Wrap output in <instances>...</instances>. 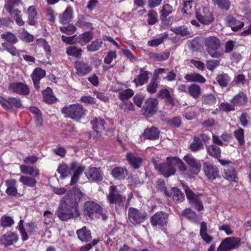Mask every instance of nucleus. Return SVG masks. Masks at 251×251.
Segmentation results:
<instances>
[{
    "instance_id": "9d476101",
    "label": "nucleus",
    "mask_w": 251,
    "mask_h": 251,
    "mask_svg": "<svg viewBox=\"0 0 251 251\" xmlns=\"http://www.w3.org/2000/svg\"><path fill=\"white\" fill-rule=\"evenodd\" d=\"M197 20L204 25H209L214 20V17L209 9L206 7H202L196 11Z\"/></svg>"
},
{
    "instance_id": "5701e85b",
    "label": "nucleus",
    "mask_w": 251,
    "mask_h": 251,
    "mask_svg": "<svg viewBox=\"0 0 251 251\" xmlns=\"http://www.w3.org/2000/svg\"><path fill=\"white\" fill-rule=\"evenodd\" d=\"M91 124L93 129L97 135L100 136V132L104 130V125L105 122L104 120L100 117H95L91 121Z\"/></svg>"
},
{
    "instance_id": "cd10ccee",
    "label": "nucleus",
    "mask_w": 251,
    "mask_h": 251,
    "mask_svg": "<svg viewBox=\"0 0 251 251\" xmlns=\"http://www.w3.org/2000/svg\"><path fill=\"white\" fill-rule=\"evenodd\" d=\"M93 36L94 33L92 31H86L77 36L76 40L81 46H84L93 39Z\"/></svg>"
},
{
    "instance_id": "5fc2aeb1",
    "label": "nucleus",
    "mask_w": 251,
    "mask_h": 251,
    "mask_svg": "<svg viewBox=\"0 0 251 251\" xmlns=\"http://www.w3.org/2000/svg\"><path fill=\"white\" fill-rule=\"evenodd\" d=\"M134 95V92L131 89H127L118 93V97L122 101L128 100Z\"/></svg>"
},
{
    "instance_id": "e2e57ef3",
    "label": "nucleus",
    "mask_w": 251,
    "mask_h": 251,
    "mask_svg": "<svg viewBox=\"0 0 251 251\" xmlns=\"http://www.w3.org/2000/svg\"><path fill=\"white\" fill-rule=\"evenodd\" d=\"M157 13L154 10H150L148 14V23L152 25L157 22Z\"/></svg>"
},
{
    "instance_id": "a878e982",
    "label": "nucleus",
    "mask_w": 251,
    "mask_h": 251,
    "mask_svg": "<svg viewBox=\"0 0 251 251\" xmlns=\"http://www.w3.org/2000/svg\"><path fill=\"white\" fill-rule=\"evenodd\" d=\"M226 22L229 26L234 31H238L241 29L244 25V23L240 21L237 20L232 16H228L226 18Z\"/></svg>"
},
{
    "instance_id": "09e8293b",
    "label": "nucleus",
    "mask_w": 251,
    "mask_h": 251,
    "mask_svg": "<svg viewBox=\"0 0 251 251\" xmlns=\"http://www.w3.org/2000/svg\"><path fill=\"white\" fill-rule=\"evenodd\" d=\"M103 44V42L99 39L93 41L87 46V50L89 52H94L98 50Z\"/></svg>"
},
{
    "instance_id": "603ef678",
    "label": "nucleus",
    "mask_w": 251,
    "mask_h": 251,
    "mask_svg": "<svg viewBox=\"0 0 251 251\" xmlns=\"http://www.w3.org/2000/svg\"><path fill=\"white\" fill-rule=\"evenodd\" d=\"M1 46L4 50H6L13 56H16L19 54L18 50L11 44H10L8 43L4 42L1 44Z\"/></svg>"
},
{
    "instance_id": "3c124183",
    "label": "nucleus",
    "mask_w": 251,
    "mask_h": 251,
    "mask_svg": "<svg viewBox=\"0 0 251 251\" xmlns=\"http://www.w3.org/2000/svg\"><path fill=\"white\" fill-rule=\"evenodd\" d=\"M233 135L238 141L239 145L242 146L245 144L244 130L243 129L239 128L233 131Z\"/></svg>"
},
{
    "instance_id": "c756f323",
    "label": "nucleus",
    "mask_w": 251,
    "mask_h": 251,
    "mask_svg": "<svg viewBox=\"0 0 251 251\" xmlns=\"http://www.w3.org/2000/svg\"><path fill=\"white\" fill-rule=\"evenodd\" d=\"M113 176L118 179H122L128 175V171L125 167H117L111 171Z\"/></svg>"
},
{
    "instance_id": "de8ad7c7",
    "label": "nucleus",
    "mask_w": 251,
    "mask_h": 251,
    "mask_svg": "<svg viewBox=\"0 0 251 251\" xmlns=\"http://www.w3.org/2000/svg\"><path fill=\"white\" fill-rule=\"evenodd\" d=\"M19 180L24 185L30 187H34L37 183L35 178L28 176H22Z\"/></svg>"
},
{
    "instance_id": "473e14b6",
    "label": "nucleus",
    "mask_w": 251,
    "mask_h": 251,
    "mask_svg": "<svg viewBox=\"0 0 251 251\" xmlns=\"http://www.w3.org/2000/svg\"><path fill=\"white\" fill-rule=\"evenodd\" d=\"M43 96V100L45 102L48 104L54 103L56 100V98L53 95L52 89L50 87L42 92Z\"/></svg>"
},
{
    "instance_id": "c85d7f7f",
    "label": "nucleus",
    "mask_w": 251,
    "mask_h": 251,
    "mask_svg": "<svg viewBox=\"0 0 251 251\" xmlns=\"http://www.w3.org/2000/svg\"><path fill=\"white\" fill-rule=\"evenodd\" d=\"M76 25L84 29H93L94 28L91 23L86 21V16L79 15L75 24Z\"/></svg>"
},
{
    "instance_id": "b1692460",
    "label": "nucleus",
    "mask_w": 251,
    "mask_h": 251,
    "mask_svg": "<svg viewBox=\"0 0 251 251\" xmlns=\"http://www.w3.org/2000/svg\"><path fill=\"white\" fill-rule=\"evenodd\" d=\"M223 176L230 181H235L237 173L233 166H226L224 169Z\"/></svg>"
},
{
    "instance_id": "7c9ffc66",
    "label": "nucleus",
    "mask_w": 251,
    "mask_h": 251,
    "mask_svg": "<svg viewBox=\"0 0 251 251\" xmlns=\"http://www.w3.org/2000/svg\"><path fill=\"white\" fill-rule=\"evenodd\" d=\"M77 235L78 238L82 242H88L92 239L91 233L90 230L87 229L86 226L77 230Z\"/></svg>"
},
{
    "instance_id": "1a4fd4ad",
    "label": "nucleus",
    "mask_w": 251,
    "mask_h": 251,
    "mask_svg": "<svg viewBox=\"0 0 251 251\" xmlns=\"http://www.w3.org/2000/svg\"><path fill=\"white\" fill-rule=\"evenodd\" d=\"M203 170L205 176L210 181H212L220 177L218 168L209 162L203 163Z\"/></svg>"
},
{
    "instance_id": "8fccbe9b",
    "label": "nucleus",
    "mask_w": 251,
    "mask_h": 251,
    "mask_svg": "<svg viewBox=\"0 0 251 251\" xmlns=\"http://www.w3.org/2000/svg\"><path fill=\"white\" fill-rule=\"evenodd\" d=\"M216 79L218 84L222 87H226L230 81L229 76L226 74L218 75Z\"/></svg>"
},
{
    "instance_id": "2eb2a0df",
    "label": "nucleus",
    "mask_w": 251,
    "mask_h": 251,
    "mask_svg": "<svg viewBox=\"0 0 251 251\" xmlns=\"http://www.w3.org/2000/svg\"><path fill=\"white\" fill-rule=\"evenodd\" d=\"M85 174L90 181H100L102 179V173L100 168L91 167L85 172Z\"/></svg>"
},
{
    "instance_id": "20e7f679",
    "label": "nucleus",
    "mask_w": 251,
    "mask_h": 251,
    "mask_svg": "<svg viewBox=\"0 0 251 251\" xmlns=\"http://www.w3.org/2000/svg\"><path fill=\"white\" fill-rule=\"evenodd\" d=\"M86 111L82 105L78 103L64 106L61 109V112L65 115V117L75 121H78L84 117Z\"/></svg>"
},
{
    "instance_id": "680f3d73",
    "label": "nucleus",
    "mask_w": 251,
    "mask_h": 251,
    "mask_svg": "<svg viewBox=\"0 0 251 251\" xmlns=\"http://www.w3.org/2000/svg\"><path fill=\"white\" fill-rule=\"evenodd\" d=\"M173 11V7L169 4H164L160 11L161 17L163 18H166L168 16L171 14Z\"/></svg>"
},
{
    "instance_id": "72a5a7b5",
    "label": "nucleus",
    "mask_w": 251,
    "mask_h": 251,
    "mask_svg": "<svg viewBox=\"0 0 251 251\" xmlns=\"http://www.w3.org/2000/svg\"><path fill=\"white\" fill-rule=\"evenodd\" d=\"M247 100L248 98L246 94L241 92L232 99L231 102L234 105H242L247 103Z\"/></svg>"
},
{
    "instance_id": "0eeeda50",
    "label": "nucleus",
    "mask_w": 251,
    "mask_h": 251,
    "mask_svg": "<svg viewBox=\"0 0 251 251\" xmlns=\"http://www.w3.org/2000/svg\"><path fill=\"white\" fill-rule=\"evenodd\" d=\"M158 100L156 98H148L143 107V115L146 117L154 115L158 110Z\"/></svg>"
},
{
    "instance_id": "69168bd1",
    "label": "nucleus",
    "mask_w": 251,
    "mask_h": 251,
    "mask_svg": "<svg viewBox=\"0 0 251 251\" xmlns=\"http://www.w3.org/2000/svg\"><path fill=\"white\" fill-rule=\"evenodd\" d=\"M76 29V27L73 25H69L67 26H61L60 27V30L61 32L68 35L72 34Z\"/></svg>"
},
{
    "instance_id": "c03bdc74",
    "label": "nucleus",
    "mask_w": 251,
    "mask_h": 251,
    "mask_svg": "<svg viewBox=\"0 0 251 251\" xmlns=\"http://www.w3.org/2000/svg\"><path fill=\"white\" fill-rule=\"evenodd\" d=\"M170 197L172 196L174 200L180 202L184 200V194L177 188H173L170 192Z\"/></svg>"
},
{
    "instance_id": "6e6d98bb",
    "label": "nucleus",
    "mask_w": 251,
    "mask_h": 251,
    "mask_svg": "<svg viewBox=\"0 0 251 251\" xmlns=\"http://www.w3.org/2000/svg\"><path fill=\"white\" fill-rule=\"evenodd\" d=\"M27 14L28 15V23L30 25L35 24V18L36 16V8L34 6H30L27 9Z\"/></svg>"
},
{
    "instance_id": "2f4dec72",
    "label": "nucleus",
    "mask_w": 251,
    "mask_h": 251,
    "mask_svg": "<svg viewBox=\"0 0 251 251\" xmlns=\"http://www.w3.org/2000/svg\"><path fill=\"white\" fill-rule=\"evenodd\" d=\"M21 172L24 174L32 176L34 177L39 175V171L36 167L31 166L21 165L20 166Z\"/></svg>"
},
{
    "instance_id": "37998d69",
    "label": "nucleus",
    "mask_w": 251,
    "mask_h": 251,
    "mask_svg": "<svg viewBox=\"0 0 251 251\" xmlns=\"http://www.w3.org/2000/svg\"><path fill=\"white\" fill-rule=\"evenodd\" d=\"M7 11L10 14L11 17L13 18L18 25L22 26L24 25L25 22L22 19V17L21 16V12L20 10L18 9H11L10 11Z\"/></svg>"
},
{
    "instance_id": "6e6552de",
    "label": "nucleus",
    "mask_w": 251,
    "mask_h": 251,
    "mask_svg": "<svg viewBox=\"0 0 251 251\" xmlns=\"http://www.w3.org/2000/svg\"><path fill=\"white\" fill-rule=\"evenodd\" d=\"M107 199L110 204H114L115 206H122L126 198L120 195L115 186H111L109 188V193Z\"/></svg>"
},
{
    "instance_id": "7ed1b4c3",
    "label": "nucleus",
    "mask_w": 251,
    "mask_h": 251,
    "mask_svg": "<svg viewBox=\"0 0 251 251\" xmlns=\"http://www.w3.org/2000/svg\"><path fill=\"white\" fill-rule=\"evenodd\" d=\"M178 161H179V158L177 157H168L167 158L166 163L159 164L156 162H154V166L155 169L164 176L168 177L175 174L176 172L175 166L176 163Z\"/></svg>"
},
{
    "instance_id": "49530a36",
    "label": "nucleus",
    "mask_w": 251,
    "mask_h": 251,
    "mask_svg": "<svg viewBox=\"0 0 251 251\" xmlns=\"http://www.w3.org/2000/svg\"><path fill=\"white\" fill-rule=\"evenodd\" d=\"M83 50L75 46H70L66 50V53L69 56H72L75 58L80 57Z\"/></svg>"
},
{
    "instance_id": "ea45409f",
    "label": "nucleus",
    "mask_w": 251,
    "mask_h": 251,
    "mask_svg": "<svg viewBox=\"0 0 251 251\" xmlns=\"http://www.w3.org/2000/svg\"><path fill=\"white\" fill-rule=\"evenodd\" d=\"M0 38L6 41V43L11 44H15L18 42L16 35L10 31L4 32L0 35Z\"/></svg>"
},
{
    "instance_id": "393cba45",
    "label": "nucleus",
    "mask_w": 251,
    "mask_h": 251,
    "mask_svg": "<svg viewBox=\"0 0 251 251\" xmlns=\"http://www.w3.org/2000/svg\"><path fill=\"white\" fill-rule=\"evenodd\" d=\"M202 104L206 107L214 106L217 102V98L213 94L203 95L201 98Z\"/></svg>"
},
{
    "instance_id": "4d7b16f0",
    "label": "nucleus",
    "mask_w": 251,
    "mask_h": 251,
    "mask_svg": "<svg viewBox=\"0 0 251 251\" xmlns=\"http://www.w3.org/2000/svg\"><path fill=\"white\" fill-rule=\"evenodd\" d=\"M170 56L169 52H165L162 53H152L151 57L155 61H161L167 59Z\"/></svg>"
},
{
    "instance_id": "412c9836",
    "label": "nucleus",
    "mask_w": 251,
    "mask_h": 251,
    "mask_svg": "<svg viewBox=\"0 0 251 251\" xmlns=\"http://www.w3.org/2000/svg\"><path fill=\"white\" fill-rule=\"evenodd\" d=\"M184 161L191 168L194 169V174L197 175L201 169V164L191 154H187L184 157Z\"/></svg>"
},
{
    "instance_id": "6ab92c4d",
    "label": "nucleus",
    "mask_w": 251,
    "mask_h": 251,
    "mask_svg": "<svg viewBox=\"0 0 251 251\" xmlns=\"http://www.w3.org/2000/svg\"><path fill=\"white\" fill-rule=\"evenodd\" d=\"M126 158L128 163L135 169L140 168L142 162V158L135 152H127Z\"/></svg>"
},
{
    "instance_id": "f03ea898",
    "label": "nucleus",
    "mask_w": 251,
    "mask_h": 251,
    "mask_svg": "<svg viewBox=\"0 0 251 251\" xmlns=\"http://www.w3.org/2000/svg\"><path fill=\"white\" fill-rule=\"evenodd\" d=\"M203 46L208 54L212 58H218L224 54L222 50V42L216 36H209L203 38Z\"/></svg>"
},
{
    "instance_id": "052dcab7",
    "label": "nucleus",
    "mask_w": 251,
    "mask_h": 251,
    "mask_svg": "<svg viewBox=\"0 0 251 251\" xmlns=\"http://www.w3.org/2000/svg\"><path fill=\"white\" fill-rule=\"evenodd\" d=\"M21 3V0H8L4 5L6 11H10L11 9H15V7L18 6Z\"/></svg>"
},
{
    "instance_id": "dca6fc26",
    "label": "nucleus",
    "mask_w": 251,
    "mask_h": 251,
    "mask_svg": "<svg viewBox=\"0 0 251 251\" xmlns=\"http://www.w3.org/2000/svg\"><path fill=\"white\" fill-rule=\"evenodd\" d=\"M151 72L144 70V68L140 69V73L133 80L136 87L142 86L147 83L149 79V75Z\"/></svg>"
},
{
    "instance_id": "774afa93",
    "label": "nucleus",
    "mask_w": 251,
    "mask_h": 251,
    "mask_svg": "<svg viewBox=\"0 0 251 251\" xmlns=\"http://www.w3.org/2000/svg\"><path fill=\"white\" fill-rule=\"evenodd\" d=\"M219 64L220 62L219 60L213 59L207 61L206 63L207 69L211 71H213Z\"/></svg>"
},
{
    "instance_id": "9b49d317",
    "label": "nucleus",
    "mask_w": 251,
    "mask_h": 251,
    "mask_svg": "<svg viewBox=\"0 0 251 251\" xmlns=\"http://www.w3.org/2000/svg\"><path fill=\"white\" fill-rule=\"evenodd\" d=\"M84 211L86 215L92 218L98 217L100 214L101 208L100 205L93 201H87L84 205Z\"/></svg>"
},
{
    "instance_id": "58836bf2",
    "label": "nucleus",
    "mask_w": 251,
    "mask_h": 251,
    "mask_svg": "<svg viewBox=\"0 0 251 251\" xmlns=\"http://www.w3.org/2000/svg\"><path fill=\"white\" fill-rule=\"evenodd\" d=\"M190 149L193 152H196L203 148V144L198 136H194L193 142L190 145Z\"/></svg>"
},
{
    "instance_id": "bb28decb",
    "label": "nucleus",
    "mask_w": 251,
    "mask_h": 251,
    "mask_svg": "<svg viewBox=\"0 0 251 251\" xmlns=\"http://www.w3.org/2000/svg\"><path fill=\"white\" fill-rule=\"evenodd\" d=\"M207 224L205 222L200 224V234L202 239L206 243H210L213 240V237L207 233Z\"/></svg>"
},
{
    "instance_id": "c9c22d12",
    "label": "nucleus",
    "mask_w": 251,
    "mask_h": 251,
    "mask_svg": "<svg viewBox=\"0 0 251 251\" xmlns=\"http://www.w3.org/2000/svg\"><path fill=\"white\" fill-rule=\"evenodd\" d=\"M182 215L193 223L198 224L200 222V220L199 216L196 214L195 212L193 211L190 208H187L183 210Z\"/></svg>"
},
{
    "instance_id": "338daca9",
    "label": "nucleus",
    "mask_w": 251,
    "mask_h": 251,
    "mask_svg": "<svg viewBox=\"0 0 251 251\" xmlns=\"http://www.w3.org/2000/svg\"><path fill=\"white\" fill-rule=\"evenodd\" d=\"M193 2V0L184 1L183 7L181 10V12L183 13L191 14V10L192 8Z\"/></svg>"
},
{
    "instance_id": "aec40b11",
    "label": "nucleus",
    "mask_w": 251,
    "mask_h": 251,
    "mask_svg": "<svg viewBox=\"0 0 251 251\" xmlns=\"http://www.w3.org/2000/svg\"><path fill=\"white\" fill-rule=\"evenodd\" d=\"M18 239V236L16 233L12 231H8L2 235L0 242L4 246H8L16 243Z\"/></svg>"
},
{
    "instance_id": "4c0bfd02",
    "label": "nucleus",
    "mask_w": 251,
    "mask_h": 251,
    "mask_svg": "<svg viewBox=\"0 0 251 251\" xmlns=\"http://www.w3.org/2000/svg\"><path fill=\"white\" fill-rule=\"evenodd\" d=\"M159 131L157 128L152 127L145 130L144 136L148 139L155 140L159 138Z\"/></svg>"
},
{
    "instance_id": "f257e3e1",
    "label": "nucleus",
    "mask_w": 251,
    "mask_h": 251,
    "mask_svg": "<svg viewBox=\"0 0 251 251\" xmlns=\"http://www.w3.org/2000/svg\"><path fill=\"white\" fill-rule=\"evenodd\" d=\"M83 196L77 187L70 190L61 201L56 211L58 218L62 221L77 217L79 216L77 202Z\"/></svg>"
},
{
    "instance_id": "e433bc0d",
    "label": "nucleus",
    "mask_w": 251,
    "mask_h": 251,
    "mask_svg": "<svg viewBox=\"0 0 251 251\" xmlns=\"http://www.w3.org/2000/svg\"><path fill=\"white\" fill-rule=\"evenodd\" d=\"M187 93L194 99H198L201 95V90L199 85L193 84L188 87Z\"/></svg>"
},
{
    "instance_id": "423d86ee",
    "label": "nucleus",
    "mask_w": 251,
    "mask_h": 251,
    "mask_svg": "<svg viewBox=\"0 0 251 251\" xmlns=\"http://www.w3.org/2000/svg\"><path fill=\"white\" fill-rule=\"evenodd\" d=\"M147 218L145 212L140 211L138 209L130 207L128 211V220L133 225L136 226L144 222Z\"/></svg>"
},
{
    "instance_id": "ddd939ff",
    "label": "nucleus",
    "mask_w": 251,
    "mask_h": 251,
    "mask_svg": "<svg viewBox=\"0 0 251 251\" xmlns=\"http://www.w3.org/2000/svg\"><path fill=\"white\" fill-rule=\"evenodd\" d=\"M169 215L165 212L160 211L155 213L151 218V223L153 226H164L167 225Z\"/></svg>"
},
{
    "instance_id": "bf43d9fd",
    "label": "nucleus",
    "mask_w": 251,
    "mask_h": 251,
    "mask_svg": "<svg viewBox=\"0 0 251 251\" xmlns=\"http://www.w3.org/2000/svg\"><path fill=\"white\" fill-rule=\"evenodd\" d=\"M213 1L214 4H217L223 10H227L230 6L229 0H213Z\"/></svg>"
},
{
    "instance_id": "a18cd8bd",
    "label": "nucleus",
    "mask_w": 251,
    "mask_h": 251,
    "mask_svg": "<svg viewBox=\"0 0 251 251\" xmlns=\"http://www.w3.org/2000/svg\"><path fill=\"white\" fill-rule=\"evenodd\" d=\"M159 86L158 79L154 77L151 79L150 83L147 86V91L150 94H153L157 92Z\"/></svg>"
},
{
    "instance_id": "4468645a",
    "label": "nucleus",
    "mask_w": 251,
    "mask_h": 251,
    "mask_svg": "<svg viewBox=\"0 0 251 251\" xmlns=\"http://www.w3.org/2000/svg\"><path fill=\"white\" fill-rule=\"evenodd\" d=\"M76 74L79 76H83L89 74L92 70V66L83 60H77L75 62Z\"/></svg>"
},
{
    "instance_id": "a19ab883",
    "label": "nucleus",
    "mask_w": 251,
    "mask_h": 251,
    "mask_svg": "<svg viewBox=\"0 0 251 251\" xmlns=\"http://www.w3.org/2000/svg\"><path fill=\"white\" fill-rule=\"evenodd\" d=\"M168 37V33L165 32L158 36V37L154 38L148 42V45L151 47H156L161 44Z\"/></svg>"
},
{
    "instance_id": "f704fd0d",
    "label": "nucleus",
    "mask_w": 251,
    "mask_h": 251,
    "mask_svg": "<svg viewBox=\"0 0 251 251\" xmlns=\"http://www.w3.org/2000/svg\"><path fill=\"white\" fill-rule=\"evenodd\" d=\"M184 78L189 82H197L203 83L206 81V79L202 75L198 73L186 74L184 76Z\"/></svg>"
},
{
    "instance_id": "f3484780",
    "label": "nucleus",
    "mask_w": 251,
    "mask_h": 251,
    "mask_svg": "<svg viewBox=\"0 0 251 251\" xmlns=\"http://www.w3.org/2000/svg\"><path fill=\"white\" fill-rule=\"evenodd\" d=\"M9 89L12 92L20 95H27L29 93V89L27 85L22 83H13L10 84Z\"/></svg>"
},
{
    "instance_id": "0e129e2a",
    "label": "nucleus",
    "mask_w": 251,
    "mask_h": 251,
    "mask_svg": "<svg viewBox=\"0 0 251 251\" xmlns=\"http://www.w3.org/2000/svg\"><path fill=\"white\" fill-rule=\"evenodd\" d=\"M174 32L176 34L180 35L182 36H190L191 34L188 28L183 26L176 28Z\"/></svg>"
},
{
    "instance_id": "f8f14e48",
    "label": "nucleus",
    "mask_w": 251,
    "mask_h": 251,
    "mask_svg": "<svg viewBox=\"0 0 251 251\" xmlns=\"http://www.w3.org/2000/svg\"><path fill=\"white\" fill-rule=\"evenodd\" d=\"M185 193L187 199L189 200L190 203L193 205L195 208L199 211L203 210V206L200 200V195H196L188 187L185 189Z\"/></svg>"
},
{
    "instance_id": "a211bd4d",
    "label": "nucleus",
    "mask_w": 251,
    "mask_h": 251,
    "mask_svg": "<svg viewBox=\"0 0 251 251\" xmlns=\"http://www.w3.org/2000/svg\"><path fill=\"white\" fill-rule=\"evenodd\" d=\"M45 75L46 71L40 68H36L33 70L31 76L36 90L38 91L39 90L40 81Z\"/></svg>"
},
{
    "instance_id": "864d4df0",
    "label": "nucleus",
    "mask_w": 251,
    "mask_h": 251,
    "mask_svg": "<svg viewBox=\"0 0 251 251\" xmlns=\"http://www.w3.org/2000/svg\"><path fill=\"white\" fill-rule=\"evenodd\" d=\"M0 223V226L6 227L11 226L14 224V221L12 217L5 215L1 217Z\"/></svg>"
},
{
    "instance_id": "39448f33",
    "label": "nucleus",
    "mask_w": 251,
    "mask_h": 251,
    "mask_svg": "<svg viewBox=\"0 0 251 251\" xmlns=\"http://www.w3.org/2000/svg\"><path fill=\"white\" fill-rule=\"evenodd\" d=\"M240 244V238L234 237H227L220 243L217 251H231L238 248Z\"/></svg>"
},
{
    "instance_id": "79ce46f5",
    "label": "nucleus",
    "mask_w": 251,
    "mask_h": 251,
    "mask_svg": "<svg viewBox=\"0 0 251 251\" xmlns=\"http://www.w3.org/2000/svg\"><path fill=\"white\" fill-rule=\"evenodd\" d=\"M208 154L214 157L218 158L221 156V149L216 145H211L206 147Z\"/></svg>"
},
{
    "instance_id": "13d9d810",
    "label": "nucleus",
    "mask_w": 251,
    "mask_h": 251,
    "mask_svg": "<svg viewBox=\"0 0 251 251\" xmlns=\"http://www.w3.org/2000/svg\"><path fill=\"white\" fill-rule=\"evenodd\" d=\"M57 172L60 174V177L64 178L70 174V169L66 164H62L59 166Z\"/></svg>"
},
{
    "instance_id": "4be33fe9",
    "label": "nucleus",
    "mask_w": 251,
    "mask_h": 251,
    "mask_svg": "<svg viewBox=\"0 0 251 251\" xmlns=\"http://www.w3.org/2000/svg\"><path fill=\"white\" fill-rule=\"evenodd\" d=\"M73 18V9L71 6H69L66 8L62 14L59 15V21L62 24H67L71 22Z\"/></svg>"
}]
</instances>
